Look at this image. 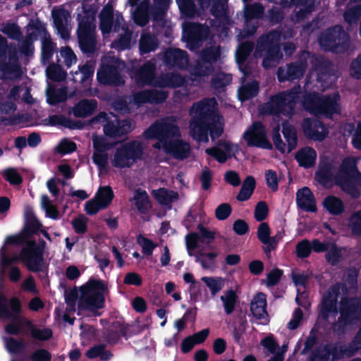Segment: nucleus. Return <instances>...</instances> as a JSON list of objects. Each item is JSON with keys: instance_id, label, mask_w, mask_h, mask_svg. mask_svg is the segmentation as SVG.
Returning <instances> with one entry per match:
<instances>
[{"instance_id": "393cba45", "label": "nucleus", "mask_w": 361, "mask_h": 361, "mask_svg": "<svg viewBox=\"0 0 361 361\" xmlns=\"http://www.w3.org/2000/svg\"><path fill=\"white\" fill-rule=\"evenodd\" d=\"M336 300L337 293L335 289H331L324 296L321 311L325 318L334 316L337 313Z\"/></svg>"}, {"instance_id": "4468645a", "label": "nucleus", "mask_w": 361, "mask_h": 361, "mask_svg": "<svg viewBox=\"0 0 361 361\" xmlns=\"http://www.w3.org/2000/svg\"><path fill=\"white\" fill-rule=\"evenodd\" d=\"M243 137L250 147L271 149L272 145L267 137V130L260 122H255L245 131Z\"/></svg>"}, {"instance_id": "4be33fe9", "label": "nucleus", "mask_w": 361, "mask_h": 361, "mask_svg": "<svg viewBox=\"0 0 361 361\" xmlns=\"http://www.w3.org/2000/svg\"><path fill=\"white\" fill-rule=\"evenodd\" d=\"M266 296L264 294L259 293L255 296L251 302L250 309L254 317L262 320V323L268 322V314L266 311Z\"/></svg>"}, {"instance_id": "7c9ffc66", "label": "nucleus", "mask_w": 361, "mask_h": 361, "mask_svg": "<svg viewBox=\"0 0 361 361\" xmlns=\"http://www.w3.org/2000/svg\"><path fill=\"white\" fill-rule=\"evenodd\" d=\"M96 106L95 101L84 99L75 106L73 113L77 117H86L94 111Z\"/></svg>"}, {"instance_id": "bb28decb", "label": "nucleus", "mask_w": 361, "mask_h": 361, "mask_svg": "<svg viewBox=\"0 0 361 361\" xmlns=\"http://www.w3.org/2000/svg\"><path fill=\"white\" fill-rule=\"evenodd\" d=\"M305 70L303 64L290 66L286 68H281L278 71V78L280 81L292 80L302 76Z\"/></svg>"}, {"instance_id": "72a5a7b5", "label": "nucleus", "mask_w": 361, "mask_h": 361, "mask_svg": "<svg viewBox=\"0 0 361 361\" xmlns=\"http://www.w3.org/2000/svg\"><path fill=\"white\" fill-rule=\"evenodd\" d=\"M324 209L331 214L338 215L344 211L343 202L335 196H328L323 201Z\"/></svg>"}, {"instance_id": "13d9d810", "label": "nucleus", "mask_w": 361, "mask_h": 361, "mask_svg": "<svg viewBox=\"0 0 361 361\" xmlns=\"http://www.w3.org/2000/svg\"><path fill=\"white\" fill-rule=\"evenodd\" d=\"M202 281L207 284L213 295L216 294L223 288V281L221 279L204 276Z\"/></svg>"}, {"instance_id": "f8f14e48", "label": "nucleus", "mask_w": 361, "mask_h": 361, "mask_svg": "<svg viewBox=\"0 0 361 361\" xmlns=\"http://www.w3.org/2000/svg\"><path fill=\"white\" fill-rule=\"evenodd\" d=\"M298 90H294L290 92L281 93L273 97L267 104L269 113H282L285 115L293 114L296 102L299 99Z\"/></svg>"}, {"instance_id": "58836bf2", "label": "nucleus", "mask_w": 361, "mask_h": 361, "mask_svg": "<svg viewBox=\"0 0 361 361\" xmlns=\"http://www.w3.org/2000/svg\"><path fill=\"white\" fill-rule=\"evenodd\" d=\"M58 61L64 64L67 68H70L76 63L77 57L69 47H63L59 50Z\"/></svg>"}, {"instance_id": "0e129e2a", "label": "nucleus", "mask_w": 361, "mask_h": 361, "mask_svg": "<svg viewBox=\"0 0 361 361\" xmlns=\"http://www.w3.org/2000/svg\"><path fill=\"white\" fill-rule=\"evenodd\" d=\"M4 341L6 348L11 353H18L24 346L23 341H17L13 338H5Z\"/></svg>"}, {"instance_id": "4d7b16f0", "label": "nucleus", "mask_w": 361, "mask_h": 361, "mask_svg": "<svg viewBox=\"0 0 361 361\" xmlns=\"http://www.w3.org/2000/svg\"><path fill=\"white\" fill-rule=\"evenodd\" d=\"M348 226L353 233L361 235V210L351 215Z\"/></svg>"}, {"instance_id": "423d86ee", "label": "nucleus", "mask_w": 361, "mask_h": 361, "mask_svg": "<svg viewBox=\"0 0 361 361\" xmlns=\"http://www.w3.org/2000/svg\"><path fill=\"white\" fill-rule=\"evenodd\" d=\"M166 98V93L164 91H140L135 92L126 99H120L114 102V109L122 112H128L137 109L143 104L159 103Z\"/></svg>"}, {"instance_id": "1a4fd4ad", "label": "nucleus", "mask_w": 361, "mask_h": 361, "mask_svg": "<svg viewBox=\"0 0 361 361\" xmlns=\"http://www.w3.org/2000/svg\"><path fill=\"white\" fill-rule=\"evenodd\" d=\"M358 158L348 157L343 161L340 171L335 176V180L341 188L353 196L357 195L354 189L355 180L359 175L356 163Z\"/></svg>"}, {"instance_id": "ddd939ff", "label": "nucleus", "mask_w": 361, "mask_h": 361, "mask_svg": "<svg viewBox=\"0 0 361 361\" xmlns=\"http://www.w3.org/2000/svg\"><path fill=\"white\" fill-rule=\"evenodd\" d=\"M124 68V63L118 59H113L111 61H107V59L105 58L102 68L97 73V79L101 83L104 84H123L124 80L118 71Z\"/></svg>"}, {"instance_id": "f257e3e1", "label": "nucleus", "mask_w": 361, "mask_h": 361, "mask_svg": "<svg viewBox=\"0 0 361 361\" xmlns=\"http://www.w3.org/2000/svg\"><path fill=\"white\" fill-rule=\"evenodd\" d=\"M147 140L155 139V149L162 150L176 159H185L189 155L190 145L182 139L179 127L173 118H166L152 124L142 134Z\"/></svg>"}, {"instance_id": "338daca9", "label": "nucleus", "mask_w": 361, "mask_h": 361, "mask_svg": "<svg viewBox=\"0 0 361 361\" xmlns=\"http://www.w3.org/2000/svg\"><path fill=\"white\" fill-rule=\"evenodd\" d=\"M263 13V8L259 4L247 6L245 9L246 19L259 18Z\"/></svg>"}, {"instance_id": "412c9836", "label": "nucleus", "mask_w": 361, "mask_h": 361, "mask_svg": "<svg viewBox=\"0 0 361 361\" xmlns=\"http://www.w3.org/2000/svg\"><path fill=\"white\" fill-rule=\"evenodd\" d=\"M219 55L220 51L217 47L205 50L202 55V63H198L195 74L204 75L209 73L211 63L216 61Z\"/></svg>"}, {"instance_id": "b1692460", "label": "nucleus", "mask_w": 361, "mask_h": 361, "mask_svg": "<svg viewBox=\"0 0 361 361\" xmlns=\"http://www.w3.org/2000/svg\"><path fill=\"white\" fill-rule=\"evenodd\" d=\"M356 300L354 299L347 300L344 299L341 303V317L339 318V323L341 325H344L348 322H351L355 317L356 313L359 311L360 307H355Z\"/></svg>"}, {"instance_id": "09e8293b", "label": "nucleus", "mask_w": 361, "mask_h": 361, "mask_svg": "<svg viewBox=\"0 0 361 361\" xmlns=\"http://www.w3.org/2000/svg\"><path fill=\"white\" fill-rule=\"evenodd\" d=\"M92 159L100 171H106L109 160L108 154L106 152L94 150Z\"/></svg>"}, {"instance_id": "9d476101", "label": "nucleus", "mask_w": 361, "mask_h": 361, "mask_svg": "<svg viewBox=\"0 0 361 361\" xmlns=\"http://www.w3.org/2000/svg\"><path fill=\"white\" fill-rule=\"evenodd\" d=\"M44 247V242L37 245L34 241H27L20 252V259L29 270L37 272L43 269L44 267L43 259Z\"/></svg>"}, {"instance_id": "c85d7f7f", "label": "nucleus", "mask_w": 361, "mask_h": 361, "mask_svg": "<svg viewBox=\"0 0 361 361\" xmlns=\"http://www.w3.org/2000/svg\"><path fill=\"white\" fill-rule=\"evenodd\" d=\"M154 66L147 63L141 68L131 74V77L139 85H145L150 82L154 77Z\"/></svg>"}, {"instance_id": "cd10ccee", "label": "nucleus", "mask_w": 361, "mask_h": 361, "mask_svg": "<svg viewBox=\"0 0 361 361\" xmlns=\"http://www.w3.org/2000/svg\"><path fill=\"white\" fill-rule=\"evenodd\" d=\"M295 158L300 166L308 168L314 164L317 158V153L314 149L306 147L300 149L296 153Z\"/></svg>"}, {"instance_id": "6e6d98bb", "label": "nucleus", "mask_w": 361, "mask_h": 361, "mask_svg": "<svg viewBox=\"0 0 361 361\" xmlns=\"http://www.w3.org/2000/svg\"><path fill=\"white\" fill-rule=\"evenodd\" d=\"M204 28L196 24L185 23L183 25L184 35L188 38H197L202 37V31Z\"/></svg>"}, {"instance_id": "c756f323", "label": "nucleus", "mask_w": 361, "mask_h": 361, "mask_svg": "<svg viewBox=\"0 0 361 361\" xmlns=\"http://www.w3.org/2000/svg\"><path fill=\"white\" fill-rule=\"evenodd\" d=\"M21 238L18 235H13L7 237L5 240V245L1 250V267L4 269L11 263L17 261L19 257L14 255L13 256H8V249L6 247V245L18 244L20 242Z\"/></svg>"}, {"instance_id": "a211bd4d", "label": "nucleus", "mask_w": 361, "mask_h": 361, "mask_svg": "<svg viewBox=\"0 0 361 361\" xmlns=\"http://www.w3.org/2000/svg\"><path fill=\"white\" fill-rule=\"evenodd\" d=\"M346 35L340 27L325 31L319 38L320 45L326 50H336L341 40L346 39Z\"/></svg>"}, {"instance_id": "2eb2a0df", "label": "nucleus", "mask_w": 361, "mask_h": 361, "mask_svg": "<svg viewBox=\"0 0 361 361\" xmlns=\"http://www.w3.org/2000/svg\"><path fill=\"white\" fill-rule=\"evenodd\" d=\"M283 135L286 141L283 142L279 134V126L277 125L274 128L272 140L276 147L283 153H289L297 145V134L295 129L290 124L286 123L283 124Z\"/></svg>"}, {"instance_id": "c9c22d12", "label": "nucleus", "mask_w": 361, "mask_h": 361, "mask_svg": "<svg viewBox=\"0 0 361 361\" xmlns=\"http://www.w3.org/2000/svg\"><path fill=\"white\" fill-rule=\"evenodd\" d=\"M152 195L159 203L165 205L169 204L178 197L176 192L164 188L153 190Z\"/></svg>"}, {"instance_id": "dca6fc26", "label": "nucleus", "mask_w": 361, "mask_h": 361, "mask_svg": "<svg viewBox=\"0 0 361 361\" xmlns=\"http://www.w3.org/2000/svg\"><path fill=\"white\" fill-rule=\"evenodd\" d=\"M114 197V192L109 186L101 187L95 197L87 201L85 205V211L90 215L97 213L99 210L106 208Z\"/></svg>"}, {"instance_id": "e2e57ef3", "label": "nucleus", "mask_w": 361, "mask_h": 361, "mask_svg": "<svg viewBox=\"0 0 361 361\" xmlns=\"http://www.w3.org/2000/svg\"><path fill=\"white\" fill-rule=\"evenodd\" d=\"M42 208L45 210L47 216L52 219L58 217V212L56 207L51 204L47 195H43L41 199Z\"/></svg>"}, {"instance_id": "ea45409f", "label": "nucleus", "mask_w": 361, "mask_h": 361, "mask_svg": "<svg viewBox=\"0 0 361 361\" xmlns=\"http://www.w3.org/2000/svg\"><path fill=\"white\" fill-rule=\"evenodd\" d=\"M185 80L178 74L167 75L159 79L156 83L161 87H176L184 84Z\"/></svg>"}, {"instance_id": "f03ea898", "label": "nucleus", "mask_w": 361, "mask_h": 361, "mask_svg": "<svg viewBox=\"0 0 361 361\" xmlns=\"http://www.w3.org/2000/svg\"><path fill=\"white\" fill-rule=\"evenodd\" d=\"M214 99H206L195 104L190 111V133L197 142H207L208 130L214 140L224 131V119L215 111Z\"/></svg>"}, {"instance_id": "774afa93", "label": "nucleus", "mask_w": 361, "mask_h": 361, "mask_svg": "<svg viewBox=\"0 0 361 361\" xmlns=\"http://www.w3.org/2000/svg\"><path fill=\"white\" fill-rule=\"evenodd\" d=\"M361 16V6H355L348 9L345 15L344 18L349 24L355 23L358 18Z\"/></svg>"}, {"instance_id": "37998d69", "label": "nucleus", "mask_w": 361, "mask_h": 361, "mask_svg": "<svg viewBox=\"0 0 361 361\" xmlns=\"http://www.w3.org/2000/svg\"><path fill=\"white\" fill-rule=\"evenodd\" d=\"M147 6L148 3L144 0L133 12V18L137 25L142 26L147 22Z\"/></svg>"}, {"instance_id": "aec40b11", "label": "nucleus", "mask_w": 361, "mask_h": 361, "mask_svg": "<svg viewBox=\"0 0 361 361\" xmlns=\"http://www.w3.org/2000/svg\"><path fill=\"white\" fill-rule=\"evenodd\" d=\"M52 16L55 27L61 37L63 39H68L71 30L69 13L64 9H56L52 11Z\"/></svg>"}, {"instance_id": "5fc2aeb1", "label": "nucleus", "mask_w": 361, "mask_h": 361, "mask_svg": "<svg viewBox=\"0 0 361 361\" xmlns=\"http://www.w3.org/2000/svg\"><path fill=\"white\" fill-rule=\"evenodd\" d=\"M93 122H105L103 124V128L106 124H110V130L111 131L115 130L116 128H119L118 127V121L116 116L112 114H110V116L107 117V115L104 113L100 114L96 118L93 120Z\"/></svg>"}, {"instance_id": "a878e982", "label": "nucleus", "mask_w": 361, "mask_h": 361, "mask_svg": "<svg viewBox=\"0 0 361 361\" xmlns=\"http://www.w3.org/2000/svg\"><path fill=\"white\" fill-rule=\"evenodd\" d=\"M270 228L267 223H262L257 231V237L265 245L264 251L266 252H269L274 250L277 244L276 237H270Z\"/></svg>"}, {"instance_id": "de8ad7c7", "label": "nucleus", "mask_w": 361, "mask_h": 361, "mask_svg": "<svg viewBox=\"0 0 361 361\" xmlns=\"http://www.w3.org/2000/svg\"><path fill=\"white\" fill-rule=\"evenodd\" d=\"M20 74L18 66L13 63L9 66L1 65L0 66V77L4 78L14 79Z\"/></svg>"}, {"instance_id": "79ce46f5", "label": "nucleus", "mask_w": 361, "mask_h": 361, "mask_svg": "<svg viewBox=\"0 0 361 361\" xmlns=\"http://www.w3.org/2000/svg\"><path fill=\"white\" fill-rule=\"evenodd\" d=\"M41 41L42 61L45 63L48 62L51 57L54 46L51 41L49 35L47 33L43 34Z\"/></svg>"}, {"instance_id": "5701e85b", "label": "nucleus", "mask_w": 361, "mask_h": 361, "mask_svg": "<svg viewBox=\"0 0 361 361\" xmlns=\"http://www.w3.org/2000/svg\"><path fill=\"white\" fill-rule=\"evenodd\" d=\"M296 202L298 206L307 212H315V200L310 190L304 187L297 192Z\"/></svg>"}, {"instance_id": "680f3d73", "label": "nucleus", "mask_w": 361, "mask_h": 361, "mask_svg": "<svg viewBox=\"0 0 361 361\" xmlns=\"http://www.w3.org/2000/svg\"><path fill=\"white\" fill-rule=\"evenodd\" d=\"M182 13L187 16H192L195 13V4L192 0H176Z\"/></svg>"}, {"instance_id": "20e7f679", "label": "nucleus", "mask_w": 361, "mask_h": 361, "mask_svg": "<svg viewBox=\"0 0 361 361\" xmlns=\"http://www.w3.org/2000/svg\"><path fill=\"white\" fill-rule=\"evenodd\" d=\"M143 150L142 143L137 140L121 144L112 153L111 164L117 169L130 168L142 158Z\"/></svg>"}, {"instance_id": "6e6552de", "label": "nucleus", "mask_w": 361, "mask_h": 361, "mask_svg": "<svg viewBox=\"0 0 361 361\" xmlns=\"http://www.w3.org/2000/svg\"><path fill=\"white\" fill-rule=\"evenodd\" d=\"M94 16L90 13L79 15L78 37L81 49L84 52H92L95 48Z\"/></svg>"}, {"instance_id": "f3484780", "label": "nucleus", "mask_w": 361, "mask_h": 361, "mask_svg": "<svg viewBox=\"0 0 361 361\" xmlns=\"http://www.w3.org/2000/svg\"><path fill=\"white\" fill-rule=\"evenodd\" d=\"M239 146L235 143L226 140H221L216 145L205 150L206 153L213 157L220 163L225 162L228 158H231L238 152Z\"/></svg>"}, {"instance_id": "49530a36", "label": "nucleus", "mask_w": 361, "mask_h": 361, "mask_svg": "<svg viewBox=\"0 0 361 361\" xmlns=\"http://www.w3.org/2000/svg\"><path fill=\"white\" fill-rule=\"evenodd\" d=\"M258 91V85L252 82L249 85H243L238 91V97L241 101L247 100L255 96Z\"/></svg>"}, {"instance_id": "f704fd0d", "label": "nucleus", "mask_w": 361, "mask_h": 361, "mask_svg": "<svg viewBox=\"0 0 361 361\" xmlns=\"http://www.w3.org/2000/svg\"><path fill=\"white\" fill-rule=\"evenodd\" d=\"M220 300L222 302L225 312L231 314L233 312L238 300L235 292L233 290H228L221 295Z\"/></svg>"}, {"instance_id": "7ed1b4c3", "label": "nucleus", "mask_w": 361, "mask_h": 361, "mask_svg": "<svg viewBox=\"0 0 361 361\" xmlns=\"http://www.w3.org/2000/svg\"><path fill=\"white\" fill-rule=\"evenodd\" d=\"M123 16L119 13H113L111 6L106 5L100 13V29L104 35L116 32L121 37L112 46L119 50L128 49L133 44L131 34L123 23Z\"/></svg>"}, {"instance_id": "4c0bfd02", "label": "nucleus", "mask_w": 361, "mask_h": 361, "mask_svg": "<svg viewBox=\"0 0 361 361\" xmlns=\"http://www.w3.org/2000/svg\"><path fill=\"white\" fill-rule=\"evenodd\" d=\"M132 200L136 208L142 213H145L150 208L149 197L145 191L137 190Z\"/></svg>"}, {"instance_id": "e433bc0d", "label": "nucleus", "mask_w": 361, "mask_h": 361, "mask_svg": "<svg viewBox=\"0 0 361 361\" xmlns=\"http://www.w3.org/2000/svg\"><path fill=\"white\" fill-rule=\"evenodd\" d=\"M30 326V322L22 317H16L5 327V331L9 334H17L20 331H23L25 326L28 329Z\"/></svg>"}, {"instance_id": "6ab92c4d", "label": "nucleus", "mask_w": 361, "mask_h": 361, "mask_svg": "<svg viewBox=\"0 0 361 361\" xmlns=\"http://www.w3.org/2000/svg\"><path fill=\"white\" fill-rule=\"evenodd\" d=\"M305 135L315 141H322L328 135V129L319 121L305 119L302 124Z\"/></svg>"}, {"instance_id": "052dcab7", "label": "nucleus", "mask_w": 361, "mask_h": 361, "mask_svg": "<svg viewBox=\"0 0 361 361\" xmlns=\"http://www.w3.org/2000/svg\"><path fill=\"white\" fill-rule=\"evenodd\" d=\"M197 230L199 231V237L200 242L204 244H209L212 243L214 239L215 232L209 230L202 224L197 226Z\"/></svg>"}, {"instance_id": "a18cd8bd", "label": "nucleus", "mask_w": 361, "mask_h": 361, "mask_svg": "<svg viewBox=\"0 0 361 361\" xmlns=\"http://www.w3.org/2000/svg\"><path fill=\"white\" fill-rule=\"evenodd\" d=\"M253 48V45L251 43L246 42L241 44L236 51V61L239 64L240 69L246 74L245 71L243 68V63L250 54V51Z\"/></svg>"}, {"instance_id": "9b49d317", "label": "nucleus", "mask_w": 361, "mask_h": 361, "mask_svg": "<svg viewBox=\"0 0 361 361\" xmlns=\"http://www.w3.org/2000/svg\"><path fill=\"white\" fill-rule=\"evenodd\" d=\"M281 39V35L278 32H272L261 39L257 48L258 52L267 49L266 56L263 61V66L269 68L274 66L281 58L279 48L277 45Z\"/></svg>"}, {"instance_id": "69168bd1", "label": "nucleus", "mask_w": 361, "mask_h": 361, "mask_svg": "<svg viewBox=\"0 0 361 361\" xmlns=\"http://www.w3.org/2000/svg\"><path fill=\"white\" fill-rule=\"evenodd\" d=\"M94 66L92 63H87L83 66L79 68L78 72H75L76 75H80V78L79 80L80 82H84L87 80L94 73Z\"/></svg>"}, {"instance_id": "a19ab883", "label": "nucleus", "mask_w": 361, "mask_h": 361, "mask_svg": "<svg viewBox=\"0 0 361 361\" xmlns=\"http://www.w3.org/2000/svg\"><path fill=\"white\" fill-rule=\"evenodd\" d=\"M255 181L252 177H247L243 182L241 190L237 197L240 201L247 200L252 194Z\"/></svg>"}, {"instance_id": "0eeeda50", "label": "nucleus", "mask_w": 361, "mask_h": 361, "mask_svg": "<svg viewBox=\"0 0 361 361\" xmlns=\"http://www.w3.org/2000/svg\"><path fill=\"white\" fill-rule=\"evenodd\" d=\"M302 97L303 106L312 113L332 115L339 114L341 111L338 94H334L331 97L321 99L317 94L314 92L303 95Z\"/></svg>"}, {"instance_id": "473e14b6", "label": "nucleus", "mask_w": 361, "mask_h": 361, "mask_svg": "<svg viewBox=\"0 0 361 361\" xmlns=\"http://www.w3.org/2000/svg\"><path fill=\"white\" fill-rule=\"evenodd\" d=\"M166 60L168 63L173 66L183 67L187 64L188 59L185 51L180 49H171L165 54Z\"/></svg>"}, {"instance_id": "864d4df0", "label": "nucleus", "mask_w": 361, "mask_h": 361, "mask_svg": "<svg viewBox=\"0 0 361 361\" xmlns=\"http://www.w3.org/2000/svg\"><path fill=\"white\" fill-rule=\"evenodd\" d=\"M46 72L48 78L54 80H63L66 77V73L61 67L55 64L49 66Z\"/></svg>"}, {"instance_id": "2f4dec72", "label": "nucleus", "mask_w": 361, "mask_h": 361, "mask_svg": "<svg viewBox=\"0 0 361 361\" xmlns=\"http://www.w3.org/2000/svg\"><path fill=\"white\" fill-rule=\"evenodd\" d=\"M118 127L115 130L111 131L110 130V124H106L104 127V134L109 137H117L123 134L128 133L134 128V123L130 121H123L121 123L118 121Z\"/></svg>"}, {"instance_id": "c03bdc74", "label": "nucleus", "mask_w": 361, "mask_h": 361, "mask_svg": "<svg viewBox=\"0 0 361 361\" xmlns=\"http://www.w3.org/2000/svg\"><path fill=\"white\" fill-rule=\"evenodd\" d=\"M326 259L332 265L336 264L343 259V250L334 244H331L326 250Z\"/></svg>"}, {"instance_id": "603ef678", "label": "nucleus", "mask_w": 361, "mask_h": 361, "mask_svg": "<svg viewBox=\"0 0 361 361\" xmlns=\"http://www.w3.org/2000/svg\"><path fill=\"white\" fill-rule=\"evenodd\" d=\"M92 145L94 150L106 152L111 148L113 144L104 137L97 135H92Z\"/></svg>"}, {"instance_id": "39448f33", "label": "nucleus", "mask_w": 361, "mask_h": 361, "mask_svg": "<svg viewBox=\"0 0 361 361\" xmlns=\"http://www.w3.org/2000/svg\"><path fill=\"white\" fill-rule=\"evenodd\" d=\"M105 290L106 287L102 282L94 280L89 281L79 290V307L91 311L103 308Z\"/></svg>"}, {"instance_id": "bf43d9fd", "label": "nucleus", "mask_w": 361, "mask_h": 361, "mask_svg": "<svg viewBox=\"0 0 361 361\" xmlns=\"http://www.w3.org/2000/svg\"><path fill=\"white\" fill-rule=\"evenodd\" d=\"M199 241L200 237L195 233H190L185 236L186 248L190 256L193 255V251L197 248Z\"/></svg>"}, {"instance_id": "8fccbe9b", "label": "nucleus", "mask_w": 361, "mask_h": 361, "mask_svg": "<svg viewBox=\"0 0 361 361\" xmlns=\"http://www.w3.org/2000/svg\"><path fill=\"white\" fill-rule=\"evenodd\" d=\"M216 255L214 252L203 253L200 252L196 255V261L200 262L204 269H209L213 267L214 260Z\"/></svg>"}, {"instance_id": "3c124183", "label": "nucleus", "mask_w": 361, "mask_h": 361, "mask_svg": "<svg viewBox=\"0 0 361 361\" xmlns=\"http://www.w3.org/2000/svg\"><path fill=\"white\" fill-rule=\"evenodd\" d=\"M157 41L149 35H143L140 39V47L142 53H147L155 49Z\"/></svg>"}]
</instances>
